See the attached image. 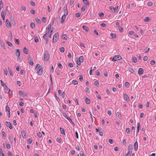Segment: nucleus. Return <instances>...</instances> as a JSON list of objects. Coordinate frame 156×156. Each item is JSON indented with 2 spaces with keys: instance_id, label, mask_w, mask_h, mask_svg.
I'll return each mask as SVG.
<instances>
[{
  "instance_id": "1",
  "label": "nucleus",
  "mask_w": 156,
  "mask_h": 156,
  "mask_svg": "<svg viewBox=\"0 0 156 156\" xmlns=\"http://www.w3.org/2000/svg\"><path fill=\"white\" fill-rule=\"evenodd\" d=\"M35 69L36 70H37V73L39 75H41L42 73L43 69L42 67L39 64H37L36 65Z\"/></svg>"
},
{
  "instance_id": "2",
  "label": "nucleus",
  "mask_w": 156,
  "mask_h": 156,
  "mask_svg": "<svg viewBox=\"0 0 156 156\" xmlns=\"http://www.w3.org/2000/svg\"><path fill=\"white\" fill-rule=\"evenodd\" d=\"M58 33H56L55 34L53 38L52 42L53 43H55L57 41L58 39Z\"/></svg>"
},
{
  "instance_id": "3",
  "label": "nucleus",
  "mask_w": 156,
  "mask_h": 156,
  "mask_svg": "<svg viewBox=\"0 0 156 156\" xmlns=\"http://www.w3.org/2000/svg\"><path fill=\"white\" fill-rule=\"evenodd\" d=\"M122 58L120 55H118L114 56L112 59V61L113 62H115L118 60Z\"/></svg>"
},
{
  "instance_id": "4",
  "label": "nucleus",
  "mask_w": 156,
  "mask_h": 156,
  "mask_svg": "<svg viewBox=\"0 0 156 156\" xmlns=\"http://www.w3.org/2000/svg\"><path fill=\"white\" fill-rule=\"evenodd\" d=\"M83 56H81L80 57L78 60L77 61V63L78 65L80 66L81 65V63L83 61Z\"/></svg>"
},
{
  "instance_id": "5",
  "label": "nucleus",
  "mask_w": 156,
  "mask_h": 156,
  "mask_svg": "<svg viewBox=\"0 0 156 156\" xmlns=\"http://www.w3.org/2000/svg\"><path fill=\"white\" fill-rule=\"evenodd\" d=\"M19 94L23 97L27 96V93L25 92L22 90H20L18 92Z\"/></svg>"
},
{
  "instance_id": "6",
  "label": "nucleus",
  "mask_w": 156,
  "mask_h": 156,
  "mask_svg": "<svg viewBox=\"0 0 156 156\" xmlns=\"http://www.w3.org/2000/svg\"><path fill=\"white\" fill-rule=\"evenodd\" d=\"M28 60L30 65L32 66L34 65V62L33 61V58L32 57L29 56L28 57Z\"/></svg>"
},
{
  "instance_id": "7",
  "label": "nucleus",
  "mask_w": 156,
  "mask_h": 156,
  "mask_svg": "<svg viewBox=\"0 0 156 156\" xmlns=\"http://www.w3.org/2000/svg\"><path fill=\"white\" fill-rule=\"evenodd\" d=\"M51 27V25L50 24H49L46 28V34H49Z\"/></svg>"
},
{
  "instance_id": "8",
  "label": "nucleus",
  "mask_w": 156,
  "mask_h": 156,
  "mask_svg": "<svg viewBox=\"0 0 156 156\" xmlns=\"http://www.w3.org/2000/svg\"><path fill=\"white\" fill-rule=\"evenodd\" d=\"M44 58L45 60L47 61L48 60L49 58V55L48 52H44Z\"/></svg>"
},
{
  "instance_id": "9",
  "label": "nucleus",
  "mask_w": 156,
  "mask_h": 156,
  "mask_svg": "<svg viewBox=\"0 0 156 156\" xmlns=\"http://www.w3.org/2000/svg\"><path fill=\"white\" fill-rule=\"evenodd\" d=\"M5 124L7 127H9L10 129H12L13 127L12 125L10 122H5Z\"/></svg>"
},
{
  "instance_id": "10",
  "label": "nucleus",
  "mask_w": 156,
  "mask_h": 156,
  "mask_svg": "<svg viewBox=\"0 0 156 156\" xmlns=\"http://www.w3.org/2000/svg\"><path fill=\"white\" fill-rule=\"evenodd\" d=\"M63 11L64 12V14L63 15H65L66 16H67L68 14V11L67 9V5H65Z\"/></svg>"
},
{
  "instance_id": "11",
  "label": "nucleus",
  "mask_w": 156,
  "mask_h": 156,
  "mask_svg": "<svg viewBox=\"0 0 156 156\" xmlns=\"http://www.w3.org/2000/svg\"><path fill=\"white\" fill-rule=\"evenodd\" d=\"M109 9L112 12L114 13H115L116 12V9L113 6L109 7Z\"/></svg>"
},
{
  "instance_id": "12",
  "label": "nucleus",
  "mask_w": 156,
  "mask_h": 156,
  "mask_svg": "<svg viewBox=\"0 0 156 156\" xmlns=\"http://www.w3.org/2000/svg\"><path fill=\"white\" fill-rule=\"evenodd\" d=\"M67 16L65 15H63L61 17V23H64L65 20L66 18V16Z\"/></svg>"
},
{
  "instance_id": "13",
  "label": "nucleus",
  "mask_w": 156,
  "mask_h": 156,
  "mask_svg": "<svg viewBox=\"0 0 156 156\" xmlns=\"http://www.w3.org/2000/svg\"><path fill=\"white\" fill-rule=\"evenodd\" d=\"M5 23L6 26L7 27L9 28L11 27V23L9 22L8 19H6V20Z\"/></svg>"
},
{
  "instance_id": "14",
  "label": "nucleus",
  "mask_w": 156,
  "mask_h": 156,
  "mask_svg": "<svg viewBox=\"0 0 156 156\" xmlns=\"http://www.w3.org/2000/svg\"><path fill=\"white\" fill-rule=\"evenodd\" d=\"M144 70L142 68H140L139 69L138 73L139 75H142L143 74Z\"/></svg>"
},
{
  "instance_id": "15",
  "label": "nucleus",
  "mask_w": 156,
  "mask_h": 156,
  "mask_svg": "<svg viewBox=\"0 0 156 156\" xmlns=\"http://www.w3.org/2000/svg\"><path fill=\"white\" fill-rule=\"evenodd\" d=\"M135 150L136 151L137 150L138 147V144L137 141L135 142L134 145Z\"/></svg>"
},
{
  "instance_id": "16",
  "label": "nucleus",
  "mask_w": 156,
  "mask_h": 156,
  "mask_svg": "<svg viewBox=\"0 0 156 156\" xmlns=\"http://www.w3.org/2000/svg\"><path fill=\"white\" fill-rule=\"evenodd\" d=\"M124 98L127 101H129V99L128 95L126 94H124Z\"/></svg>"
},
{
  "instance_id": "17",
  "label": "nucleus",
  "mask_w": 156,
  "mask_h": 156,
  "mask_svg": "<svg viewBox=\"0 0 156 156\" xmlns=\"http://www.w3.org/2000/svg\"><path fill=\"white\" fill-rule=\"evenodd\" d=\"M28 49H27L26 47H25L23 48V52L25 53L26 54H28Z\"/></svg>"
},
{
  "instance_id": "18",
  "label": "nucleus",
  "mask_w": 156,
  "mask_h": 156,
  "mask_svg": "<svg viewBox=\"0 0 156 156\" xmlns=\"http://www.w3.org/2000/svg\"><path fill=\"white\" fill-rule=\"evenodd\" d=\"M62 115H63V116L65 118H66L68 120H71V119L69 118L67 115L64 112H62Z\"/></svg>"
},
{
  "instance_id": "19",
  "label": "nucleus",
  "mask_w": 156,
  "mask_h": 156,
  "mask_svg": "<svg viewBox=\"0 0 156 156\" xmlns=\"http://www.w3.org/2000/svg\"><path fill=\"white\" fill-rule=\"evenodd\" d=\"M20 52L19 50L18 49H17L16 54V55H17L18 58H19L20 56Z\"/></svg>"
},
{
  "instance_id": "20",
  "label": "nucleus",
  "mask_w": 156,
  "mask_h": 156,
  "mask_svg": "<svg viewBox=\"0 0 156 156\" xmlns=\"http://www.w3.org/2000/svg\"><path fill=\"white\" fill-rule=\"evenodd\" d=\"M85 30L86 32L88 31L89 29L86 26H83L82 27Z\"/></svg>"
},
{
  "instance_id": "21",
  "label": "nucleus",
  "mask_w": 156,
  "mask_h": 156,
  "mask_svg": "<svg viewBox=\"0 0 156 156\" xmlns=\"http://www.w3.org/2000/svg\"><path fill=\"white\" fill-rule=\"evenodd\" d=\"M6 15V13H4V12H3L1 13V16L2 17L4 21L5 20V16Z\"/></svg>"
},
{
  "instance_id": "22",
  "label": "nucleus",
  "mask_w": 156,
  "mask_h": 156,
  "mask_svg": "<svg viewBox=\"0 0 156 156\" xmlns=\"http://www.w3.org/2000/svg\"><path fill=\"white\" fill-rule=\"evenodd\" d=\"M85 101L86 103L87 104H89L90 102V100L87 98H85Z\"/></svg>"
},
{
  "instance_id": "23",
  "label": "nucleus",
  "mask_w": 156,
  "mask_h": 156,
  "mask_svg": "<svg viewBox=\"0 0 156 156\" xmlns=\"http://www.w3.org/2000/svg\"><path fill=\"white\" fill-rule=\"evenodd\" d=\"M60 132L62 134L65 135L64 130L61 127L60 128Z\"/></svg>"
},
{
  "instance_id": "24",
  "label": "nucleus",
  "mask_w": 156,
  "mask_h": 156,
  "mask_svg": "<svg viewBox=\"0 0 156 156\" xmlns=\"http://www.w3.org/2000/svg\"><path fill=\"white\" fill-rule=\"evenodd\" d=\"M83 2L87 5H89V3L87 0H83Z\"/></svg>"
},
{
  "instance_id": "25",
  "label": "nucleus",
  "mask_w": 156,
  "mask_h": 156,
  "mask_svg": "<svg viewBox=\"0 0 156 156\" xmlns=\"http://www.w3.org/2000/svg\"><path fill=\"white\" fill-rule=\"evenodd\" d=\"M8 71L10 75L11 76H13V74L12 72L11 71V69L9 68H8Z\"/></svg>"
},
{
  "instance_id": "26",
  "label": "nucleus",
  "mask_w": 156,
  "mask_h": 156,
  "mask_svg": "<svg viewBox=\"0 0 156 156\" xmlns=\"http://www.w3.org/2000/svg\"><path fill=\"white\" fill-rule=\"evenodd\" d=\"M111 35L112 37V38L113 39H114L116 37V34H115L112 33L111 34Z\"/></svg>"
},
{
  "instance_id": "27",
  "label": "nucleus",
  "mask_w": 156,
  "mask_h": 156,
  "mask_svg": "<svg viewBox=\"0 0 156 156\" xmlns=\"http://www.w3.org/2000/svg\"><path fill=\"white\" fill-rule=\"evenodd\" d=\"M116 116L117 117L119 118V119H121V116L120 115V114L119 112H117L116 113Z\"/></svg>"
},
{
  "instance_id": "28",
  "label": "nucleus",
  "mask_w": 156,
  "mask_h": 156,
  "mask_svg": "<svg viewBox=\"0 0 156 156\" xmlns=\"http://www.w3.org/2000/svg\"><path fill=\"white\" fill-rule=\"evenodd\" d=\"M133 61L135 63L136 62H137V59L136 57H133L132 58Z\"/></svg>"
},
{
  "instance_id": "29",
  "label": "nucleus",
  "mask_w": 156,
  "mask_h": 156,
  "mask_svg": "<svg viewBox=\"0 0 156 156\" xmlns=\"http://www.w3.org/2000/svg\"><path fill=\"white\" fill-rule=\"evenodd\" d=\"M137 127L136 128V132L138 133L139 131V126L140 124L139 123H138L137 124Z\"/></svg>"
},
{
  "instance_id": "30",
  "label": "nucleus",
  "mask_w": 156,
  "mask_h": 156,
  "mask_svg": "<svg viewBox=\"0 0 156 156\" xmlns=\"http://www.w3.org/2000/svg\"><path fill=\"white\" fill-rule=\"evenodd\" d=\"M31 27L32 28L35 27V24L33 22H31L30 24Z\"/></svg>"
},
{
  "instance_id": "31",
  "label": "nucleus",
  "mask_w": 156,
  "mask_h": 156,
  "mask_svg": "<svg viewBox=\"0 0 156 156\" xmlns=\"http://www.w3.org/2000/svg\"><path fill=\"white\" fill-rule=\"evenodd\" d=\"M125 85L126 87L128 88L129 87L130 84L128 82H126L125 83Z\"/></svg>"
},
{
  "instance_id": "32",
  "label": "nucleus",
  "mask_w": 156,
  "mask_h": 156,
  "mask_svg": "<svg viewBox=\"0 0 156 156\" xmlns=\"http://www.w3.org/2000/svg\"><path fill=\"white\" fill-rule=\"evenodd\" d=\"M133 148V147L132 145V144H130L128 147V150H129V151H130V150H132Z\"/></svg>"
},
{
  "instance_id": "33",
  "label": "nucleus",
  "mask_w": 156,
  "mask_h": 156,
  "mask_svg": "<svg viewBox=\"0 0 156 156\" xmlns=\"http://www.w3.org/2000/svg\"><path fill=\"white\" fill-rule=\"evenodd\" d=\"M54 94L56 99L57 101L59 102L60 101V100L58 98V97H57L56 93L55 92Z\"/></svg>"
},
{
  "instance_id": "34",
  "label": "nucleus",
  "mask_w": 156,
  "mask_h": 156,
  "mask_svg": "<svg viewBox=\"0 0 156 156\" xmlns=\"http://www.w3.org/2000/svg\"><path fill=\"white\" fill-rule=\"evenodd\" d=\"M0 44H1V46L2 47H3V49H5V47L4 44L3 43V42H2V41H1L0 42Z\"/></svg>"
},
{
  "instance_id": "35",
  "label": "nucleus",
  "mask_w": 156,
  "mask_h": 156,
  "mask_svg": "<svg viewBox=\"0 0 156 156\" xmlns=\"http://www.w3.org/2000/svg\"><path fill=\"white\" fill-rule=\"evenodd\" d=\"M144 21L146 22H148L149 21V18L148 17H146L145 18Z\"/></svg>"
},
{
  "instance_id": "36",
  "label": "nucleus",
  "mask_w": 156,
  "mask_h": 156,
  "mask_svg": "<svg viewBox=\"0 0 156 156\" xmlns=\"http://www.w3.org/2000/svg\"><path fill=\"white\" fill-rule=\"evenodd\" d=\"M60 51L62 53H63L64 52L65 48L64 47H61L60 49Z\"/></svg>"
},
{
  "instance_id": "37",
  "label": "nucleus",
  "mask_w": 156,
  "mask_h": 156,
  "mask_svg": "<svg viewBox=\"0 0 156 156\" xmlns=\"http://www.w3.org/2000/svg\"><path fill=\"white\" fill-rule=\"evenodd\" d=\"M94 85L96 86H98L99 85V83L98 81H96L94 82Z\"/></svg>"
},
{
  "instance_id": "38",
  "label": "nucleus",
  "mask_w": 156,
  "mask_h": 156,
  "mask_svg": "<svg viewBox=\"0 0 156 156\" xmlns=\"http://www.w3.org/2000/svg\"><path fill=\"white\" fill-rule=\"evenodd\" d=\"M6 110L9 113L10 112V108L8 105H7L6 106Z\"/></svg>"
},
{
  "instance_id": "39",
  "label": "nucleus",
  "mask_w": 156,
  "mask_h": 156,
  "mask_svg": "<svg viewBox=\"0 0 156 156\" xmlns=\"http://www.w3.org/2000/svg\"><path fill=\"white\" fill-rule=\"evenodd\" d=\"M2 136H3V137H4V139H5L6 136L5 132L4 131H2Z\"/></svg>"
},
{
  "instance_id": "40",
  "label": "nucleus",
  "mask_w": 156,
  "mask_h": 156,
  "mask_svg": "<svg viewBox=\"0 0 156 156\" xmlns=\"http://www.w3.org/2000/svg\"><path fill=\"white\" fill-rule=\"evenodd\" d=\"M62 38L63 39L65 40H66L67 39V37L66 35H62Z\"/></svg>"
},
{
  "instance_id": "41",
  "label": "nucleus",
  "mask_w": 156,
  "mask_h": 156,
  "mask_svg": "<svg viewBox=\"0 0 156 156\" xmlns=\"http://www.w3.org/2000/svg\"><path fill=\"white\" fill-rule=\"evenodd\" d=\"M155 62L154 60H152L151 61L150 64L152 65H154L155 64Z\"/></svg>"
},
{
  "instance_id": "42",
  "label": "nucleus",
  "mask_w": 156,
  "mask_h": 156,
  "mask_svg": "<svg viewBox=\"0 0 156 156\" xmlns=\"http://www.w3.org/2000/svg\"><path fill=\"white\" fill-rule=\"evenodd\" d=\"M99 135H101V136H103V133L102 132V130L101 129V128H100V131H99Z\"/></svg>"
},
{
  "instance_id": "43",
  "label": "nucleus",
  "mask_w": 156,
  "mask_h": 156,
  "mask_svg": "<svg viewBox=\"0 0 156 156\" xmlns=\"http://www.w3.org/2000/svg\"><path fill=\"white\" fill-rule=\"evenodd\" d=\"M132 153V151H129L127 154L126 156H131Z\"/></svg>"
},
{
  "instance_id": "44",
  "label": "nucleus",
  "mask_w": 156,
  "mask_h": 156,
  "mask_svg": "<svg viewBox=\"0 0 156 156\" xmlns=\"http://www.w3.org/2000/svg\"><path fill=\"white\" fill-rule=\"evenodd\" d=\"M129 71L131 73H133L134 72V70L132 68H129Z\"/></svg>"
},
{
  "instance_id": "45",
  "label": "nucleus",
  "mask_w": 156,
  "mask_h": 156,
  "mask_svg": "<svg viewBox=\"0 0 156 156\" xmlns=\"http://www.w3.org/2000/svg\"><path fill=\"white\" fill-rule=\"evenodd\" d=\"M7 43L8 45L10 47H11L12 45V44L9 41H7Z\"/></svg>"
},
{
  "instance_id": "46",
  "label": "nucleus",
  "mask_w": 156,
  "mask_h": 156,
  "mask_svg": "<svg viewBox=\"0 0 156 156\" xmlns=\"http://www.w3.org/2000/svg\"><path fill=\"white\" fill-rule=\"evenodd\" d=\"M35 20L37 23H39L41 22V21L38 18H35Z\"/></svg>"
},
{
  "instance_id": "47",
  "label": "nucleus",
  "mask_w": 156,
  "mask_h": 156,
  "mask_svg": "<svg viewBox=\"0 0 156 156\" xmlns=\"http://www.w3.org/2000/svg\"><path fill=\"white\" fill-rule=\"evenodd\" d=\"M73 83L75 85H76L78 84V81L76 80H73L72 81Z\"/></svg>"
},
{
  "instance_id": "48",
  "label": "nucleus",
  "mask_w": 156,
  "mask_h": 156,
  "mask_svg": "<svg viewBox=\"0 0 156 156\" xmlns=\"http://www.w3.org/2000/svg\"><path fill=\"white\" fill-rule=\"evenodd\" d=\"M119 28V32H122L123 31V28L122 27H118Z\"/></svg>"
},
{
  "instance_id": "49",
  "label": "nucleus",
  "mask_w": 156,
  "mask_h": 156,
  "mask_svg": "<svg viewBox=\"0 0 156 156\" xmlns=\"http://www.w3.org/2000/svg\"><path fill=\"white\" fill-rule=\"evenodd\" d=\"M6 147L7 149H9L11 148L10 145L9 144H7Z\"/></svg>"
},
{
  "instance_id": "50",
  "label": "nucleus",
  "mask_w": 156,
  "mask_h": 156,
  "mask_svg": "<svg viewBox=\"0 0 156 156\" xmlns=\"http://www.w3.org/2000/svg\"><path fill=\"white\" fill-rule=\"evenodd\" d=\"M1 85L2 87H4L6 85V84L5 83H3L2 80H1Z\"/></svg>"
},
{
  "instance_id": "51",
  "label": "nucleus",
  "mask_w": 156,
  "mask_h": 156,
  "mask_svg": "<svg viewBox=\"0 0 156 156\" xmlns=\"http://www.w3.org/2000/svg\"><path fill=\"white\" fill-rule=\"evenodd\" d=\"M42 21L43 22L45 23L46 21V19L45 17H43L42 19Z\"/></svg>"
},
{
  "instance_id": "52",
  "label": "nucleus",
  "mask_w": 156,
  "mask_h": 156,
  "mask_svg": "<svg viewBox=\"0 0 156 156\" xmlns=\"http://www.w3.org/2000/svg\"><path fill=\"white\" fill-rule=\"evenodd\" d=\"M153 5L152 3L151 2H149L147 3V5L149 6H151Z\"/></svg>"
},
{
  "instance_id": "53",
  "label": "nucleus",
  "mask_w": 156,
  "mask_h": 156,
  "mask_svg": "<svg viewBox=\"0 0 156 156\" xmlns=\"http://www.w3.org/2000/svg\"><path fill=\"white\" fill-rule=\"evenodd\" d=\"M9 141L12 142L13 139L12 136H9Z\"/></svg>"
},
{
  "instance_id": "54",
  "label": "nucleus",
  "mask_w": 156,
  "mask_h": 156,
  "mask_svg": "<svg viewBox=\"0 0 156 156\" xmlns=\"http://www.w3.org/2000/svg\"><path fill=\"white\" fill-rule=\"evenodd\" d=\"M3 7V3L2 1H0V9H1Z\"/></svg>"
},
{
  "instance_id": "55",
  "label": "nucleus",
  "mask_w": 156,
  "mask_h": 156,
  "mask_svg": "<svg viewBox=\"0 0 156 156\" xmlns=\"http://www.w3.org/2000/svg\"><path fill=\"white\" fill-rule=\"evenodd\" d=\"M30 4L31 5L33 6H34L35 5V3L33 1H31L30 2Z\"/></svg>"
},
{
  "instance_id": "56",
  "label": "nucleus",
  "mask_w": 156,
  "mask_h": 156,
  "mask_svg": "<svg viewBox=\"0 0 156 156\" xmlns=\"http://www.w3.org/2000/svg\"><path fill=\"white\" fill-rule=\"evenodd\" d=\"M34 41L36 43H37L38 41V39L37 37H35L34 38Z\"/></svg>"
},
{
  "instance_id": "57",
  "label": "nucleus",
  "mask_w": 156,
  "mask_h": 156,
  "mask_svg": "<svg viewBox=\"0 0 156 156\" xmlns=\"http://www.w3.org/2000/svg\"><path fill=\"white\" fill-rule=\"evenodd\" d=\"M58 67L60 69H62V66L61 63H59L58 65Z\"/></svg>"
},
{
  "instance_id": "58",
  "label": "nucleus",
  "mask_w": 156,
  "mask_h": 156,
  "mask_svg": "<svg viewBox=\"0 0 156 156\" xmlns=\"http://www.w3.org/2000/svg\"><path fill=\"white\" fill-rule=\"evenodd\" d=\"M76 16V17H79L80 16V14L79 13H77L75 14Z\"/></svg>"
},
{
  "instance_id": "59",
  "label": "nucleus",
  "mask_w": 156,
  "mask_h": 156,
  "mask_svg": "<svg viewBox=\"0 0 156 156\" xmlns=\"http://www.w3.org/2000/svg\"><path fill=\"white\" fill-rule=\"evenodd\" d=\"M37 135L39 137H41L42 136L40 132H38L37 133Z\"/></svg>"
},
{
  "instance_id": "60",
  "label": "nucleus",
  "mask_w": 156,
  "mask_h": 156,
  "mask_svg": "<svg viewBox=\"0 0 156 156\" xmlns=\"http://www.w3.org/2000/svg\"><path fill=\"white\" fill-rule=\"evenodd\" d=\"M68 66H69L70 67H73V64L72 63H70L68 64Z\"/></svg>"
},
{
  "instance_id": "61",
  "label": "nucleus",
  "mask_w": 156,
  "mask_h": 156,
  "mask_svg": "<svg viewBox=\"0 0 156 156\" xmlns=\"http://www.w3.org/2000/svg\"><path fill=\"white\" fill-rule=\"evenodd\" d=\"M104 14L102 12H99V16L100 17H102L103 16H104Z\"/></svg>"
},
{
  "instance_id": "62",
  "label": "nucleus",
  "mask_w": 156,
  "mask_h": 156,
  "mask_svg": "<svg viewBox=\"0 0 156 156\" xmlns=\"http://www.w3.org/2000/svg\"><path fill=\"white\" fill-rule=\"evenodd\" d=\"M74 3V0H70L69 4L70 5H72Z\"/></svg>"
},
{
  "instance_id": "63",
  "label": "nucleus",
  "mask_w": 156,
  "mask_h": 156,
  "mask_svg": "<svg viewBox=\"0 0 156 156\" xmlns=\"http://www.w3.org/2000/svg\"><path fill=\"white\" fill-rule=\"evenodd\" d=\"M129 34L130 35L134 34V32L133 31H130L129 32Z\"/></svg>"
},
{
  "instance_id": "64",
  "label": "nucleus",
  "mask_w": 156,
  "mask_h": 156,
  "mask_svg": "<svg viewBox=\"0 0 156 156\" xmlns=\"http://www.w3.org/2000/svg\"><path fill=\"white\" fill-rule=\"evenodd\" d=\"M7 154L8 156H13V155L11 154V152L9 151L8 152Z\"/></svg>"
}]
</instances>
